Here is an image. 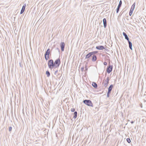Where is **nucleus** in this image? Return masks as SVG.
<instances>
[{
    "instance_id": "nucleus-1",
    "label": "nucleus",
    "mask_w": 146,
    "mask_h": 146,
    "mask_svg": "<svg viewBox=\"0 0 146 146\" xmlns=\"http://www.w3.org/2000/svg\"><path fill=\"white\" fill-rule=\"evenodd\" d=\"M61 63L60 57L57 59L54 62L52 59H50L48 61V68L51 70L52 68H55L59 67Z\"/></svg>"
},
{
    "instance_id": "nucleus-2",
    "label": "nucleus",
    "mask_w": 146,
    "mask_h": 146,
    "mask_svg": "<svg viewBox=\"0 0 146 146\" xmlns=\"http://www.w3.org/2000/svg\"><path fill=\"white\" fill-rule=\"evenodd\" d=\"M83 102L86 105L89 106L93 107V104L92 101L89 100H83Z\"/></svg>"
},
{
    "instance_id": "nucleus-3",
    "label": "nucleus",
    "mask_w": 146,
    "mask_h": 146,
    "mask_svg": "<svg viewBox=\"0 0 146 146\" xmlns=\"http://www.w3.org/2000/svg\"><path fill=\"white\" fill-rule=\"evenodd\" d=\"M50 53V50L49 48L47 49L46 51L45 52L44 54V56L45 60H48L49 58V55Z\"/></svg>"
},
{
    "instance_id": "nucleus-4",
    "label": "nucleus",
    "mask_w": 146,
    "mask_h": 146,
    "mask_svg": "<svg viewBox=\"0 0 146 146\" xmlns=\"http://www.w3.org/2000/svg\"><path fill=\"white\" fill-rule=\"evenodd\" d=\"M113 68V66L112 65H109L107 67L106 71L108 74L110 73L112 71Z\"/></svg>"
},
{
    "instance_id": "nucleus-5",
    "label": "nucleus",
    "mask_w": 146,
    "mask_h": 146,
    "mask_svg": "<svg viewBox=\"0 0 146 146\" xmlns=\"http://www.w3.org/2000/svg\"><path fill=\"white\" fill-rule=\"evenodd\" d=\"M65 45V43L64 42H61L60 44V47L62 51H63L64 50Z\"/></svg>"
},
{
    "instance_id": "nucleus-6",
    "label": "nucleus",
    "mask_w": 146,
    "mask_h": 146,
    "mask_svg": "<svg viewBox=\"0 0 146 146\" xmlns=\"http://www.w3.org/2000/svg\"><path fill=\"white\" fill-rule=\"evenodd\" d=\"M92 54L91 52H89L87 54L86 56L85 59H87V60L88 61L89 60V58L92 56Z\"/></svg>"
},
{
    "instance_id": "nucleus-7",
    "label": "nucleus",
    "mask_w": 146,
    "mask_h": 146,
    "mask_svg": "<svg viewBox=\"0 0 146 146\" xmlns=\"http://www.w3.org/2000/svg\"><path fill=\"white\" fill-rule=\"evenodd\" d=\"M96 48L98 50H103L105 49L104 46L102 45L97 46L96 47Z\"/></svg>"
},
{
    "instance_id": "nucleus-8",
    "label": "nucleus",
    "mask_w": 146,
    "mask_h": 146,
    "mask_svg": "<svg viewBox=\"0 0 146 146\" xmlns=\"http://www.w3.org/2000/svg\"><path fill=\"white\" fill-rule=\"evenodd\" d=\"M26 4H24L23 5L22 7V8L20 12V14H22L24 12V11L25 9V8L26 7Z\"/></svg>"
},
{
    "instance_id": "nucleus-9",
    "label": "nucleus",
    "mask_w": 146,
    "mask_h": 146,
    "mask_svg": "<svg viewBox=\"0 0 146 146\" xmlns=\"http://www.w3.org/2000/svg\"><path fill=\"white\" fill-rule=\"evenodd\" d=\"M104 26V28H106L107 26V21L106 18H104L103 20Z\"/></svg>"
},
{
    "instance_id": "nucleus-10",
    "label": "nucleus",
    "mask_w": 146,
    "mask_h": 146,
    "mask_svg": "<svg viewBox=\"0 0 146 146\" xmlns=\"http://www.w3.org/2000/svg\"><path fill=\"white\" fill-rule=\"evenodd\" d=\"M92 61L93 62H94L97 60V56L96 55H92Z\"/></svg>"
},
{
    "instance_id": "nucleus-11",
    "label": "nucleus",
    "mask_w": 146,
    "mask_h": 146,
    "mask_svg": "<svg viewBox=\"0 0 146 146\" xmlns=\"http://www.w3.org/2000/svg\"><path fill=\"white\" fill-rule=\"evenodd\" d=\"M127 41L129 44V48L131 50H132V43L129 40V39L128 40H127Z\"/></svg>"
},
{
    "instance_id": "nucleus-12",
    "label": "nucleus",
    "mask_w": 146,
    "mask_h": 146,
    "mask_svg": "<svg viewBox=\"0 0 146 146\" xmlns=\"http://www.w3.org/2000/svg\"><path fill=\"white\" fill-rule=\"evenodd\" d=\"M123 35L125 36V38L127 40H128L129 39V37H128L127 35L124 32L123 33Z\"/></svg>"
},
{
    "instance_id": "nucleus-13",
    "label": "nucleus",
    "mask_w": 146,
    "mask_h": 146,
    "mask_svg": "<svg viewBox=\"0 0 146 146\" xmlns=\"http://www.w3.org/2000/svg\"><path fill=\"white\" fill-rule=\"evenodd\" d=\"M113 84L111 85L108 88V91H109L111 92L112 89L113 87Z\"/></svg>"
},
{
    "instance_id": "nucleus-14",
    "label": "nucleus",
    "mask_w": 146,
    "mask_h": 146,
    "mask_svg": "<svg viewBox=\"0 0 146 146\" xmlns=\"http://www.w3.org/2000/svg\"><path fill=\"white\" fill-rule=\"evenodd\" d=\"M92 86L95 88H97V84L94 82H92Z\"/></svg>"
},
{
    "instance_id": "nucleus-15",
    "label": "nucleus",
    "mask_w": 146,
    "mask_h": 146,
    "mask_svg": "<svg viewBox=\"0 0 146 146\" xmlns=\"http://www.w3.org/2000/svg\"><path fill=\"white\" fill-rule=\"evenodd\" d=\"M74 116H73V118L74 119L76 118L77 117V111H74V113H73Z\"/></svg>"
},
{
    "instance_id": "nucleus-16",
    "label": "nucleus",
    "mask_w": 146,
    "mask_h": 146,
    "mask_svg": "<svg viewBox=\"0 0 146 146\" xmlns=\"http://www.w3.org/2000/svg\"><path fill=\"white\" fill-rule=\"evenodd\" d=\"M135 3H134L133 5H132L131 8L130 9L132 10H133L135 8Z\"/></svg>"
},
{
    "instance_id": "nucleus-17",
    "label": "nucleus",
    "mask_w": 146,
    "mask_h": 146,
    "mask_svg": "<svg viewBox=\"0 0 146 146\" xmlns=\"http://www.w3.org/2000/svg\"><path fill=\"white\" fill-rule=\"evenodd\" d=\"M46 74L47 75V76L48 77H49L50 75V72L48 70H47L46 71Z\"/></svg>"
},
{
    "instance_id": "nucleus-18",
    "label": "nucleus",
    "mask_w": 146,
    "mask_h": 146,
    "mask_svg": "<svg viewBox=\"0 0 146 146\" xmlns=\"http://www.w3.org/2000/svg\"><path fill=\"white\" fill-rule=\"evenodd\" d=\"M109 82H105V83H104V86L105 88H106L107 86H108Z\"/></svg>"
},
{
    "instance_id": "nucleus-19",
    "label": "nucleus",
    "mask_w": 146,
    "mask_h": 146,
    "mask_svg": "<svg viewBox=\"0 0 146 146\" xmlns=\"http://www.w3.org/2000/svg\"><path fill=\"white\" fill-rule=\"evenodd\" d=\"M92 55H95V54H96L98 52V51H94L91 52Z\"/></svg>"
},
{
    "instance_id": "nucleus-20",
    "label": "nucleus",
    "mask_w": 146,
    "mask_h": 146,
    "mask_svg": "<svg viewBox=\"0 0 146 146\" xmlns=\"http://www.w3.org/2000/svg\"><path fill=\"white\" fill-rule=\"evenodd\" d=\"M122 1L121 0H120V1H119V5L118 6V7H121V5H122Z\"/></svg>"
},
{
    "instance_id": "nucleus-21",
    "label": "nucleus",
    "mask_w": 146,
    "mask_h": 146,
    "mask_svg": "<svg viewBox=\"0 0 146 146\" xmlns=\"http://www.w3.org/2000/svg\"><path fill=\"white\" fill-rule=\"evenodd\" d=\"M133 10H131V9H130V11H129V15L131 16L132 13H133Z\"/></svg>"
},
{
    "instance_id": "nucleus-22",
    "label": "nucleus",
    "mask_w": 146,
    "mask_h": 146,
    "mask_svg": "<svg viewBox=\"0 0 146 146\" xmlns=\"http://www.w3.org/2000/svg\"><path fill=\"white\" fill-rule=\"evenodd\" d=\"M111 92L108 91L107 93V96L108 98H109L110 96V94L111 93Z\"/></svg>"
},
{
    "instance_id": "nucleus-23",
    "label": "nucleus",
    "mask_w": 146,
    "mask_h": 146,
    "mask_svg": "<svg viewBox=\"0 0 146 146\" xmlns=\"http://www.w3.org/2000/svg\"><path fill=\"white\" fill-rule=\"evenodd\" d=\"M126 141L129 143H130L131 142L130 139L129 138H127L126 139Z\"/></svg>"
},
{
    "instance_id": "nucleus-24",
    "label": "nucleus",
    "mask_w": 146,
    "mask_h": 146,
    "mask_svg": "<svg viewBox=\"0 0 146 146\" xmlns=\"http://www.w3.org/2000/svg\"><path fill=\"white\" fill-rule=\"evenodd\" d=\"M120 8L117 7L116 9V12L117 13H118L119 11Z\"/></svg>"
},
{
    "instance_id": "nucleus-25",
    "label": "nucleus",
    "mask_w": 146,
    "mask_h": 146,
    "mask_svg": "<svg viewBox=\"0 0 146 146\" xmlns=\"http://www.w3.org/2000/svg\"><path fill=\"white\" fill-rule=\"evenodd\" d=\"M110 80V79L109 78V77H108L105 80V82H109V81Z\"/></svg>"
},
{
    "instance_id": "nucleus-26",
    "label": "nucleus",
    "mask_w": 146,
    "mask_h": 146,
    "mask_svg": "<svg viewBox=\"0 0 146 146\" xmlns=\"http://www.w3.org/2000/svg\"><path fill=\"white\" fill-rule=\"evenodd\" d=\"M12 127H11L10 126L9 127V131H11L12 130Z\"/></svg>"
},
{
    "instance_id": "nucleus-27",
    "label": "nucleus",
    "mask_w": 146,
    "mask_h": 146,
    "mask_svg": "<svg viewBox=\"0 0 146 146\" xmlns=\"http://www.w3.org/2000/svg\"><path fill=\"white\" fill-rule=\"evenodd\" d=\"M75 109L74 108H73L71 109V111L72 112H74L75 111Z\"/></svg>"
},
{
    "instance_id": "nucleus-28",
    "label": "nucleus",
    "mask_w": 146,
    "mask_h": 146,
    "mask_svg": "<svg viewBox=\"0 0 146 146\" xmlns=\"http://www.w3.org/2000/svg\"><path fill=\"white\" fill-rule=\"evenodd\" d=\"M84 67H82L81 68V70L82 71H84Z\"/></svg>"
},
{
    "instance_id": "nucleus-29",
    "label": "nucleus",
    "mask_w": 146,
    "mask_h": 146,
    "mask_svg": "<svg viewBox=\"0 0 146 146\" xmlns=\"http://www.w3.org/2000/svg\"><path fill=\"white\" fill-rule=\"evenodd\" d=\"M85 70L86 71H87L88 70V67H87V66L86 65L85 66Z\"/></svg>"
},
{
    "instance_id": "nucleus-30",
    "label": "nucleus",
    "mask_w": 146,
    "mask_h": 146,
    "mask_svg": "<svg viewBox=\"0 0 146 146\" xmlns=\"http://www.w3.org/2000/svg\"><path fill=\"white\" fill-rule=\"evenodd\" d=\"M107 62H104V64L105 65V66H106L107 65Z\"/></svg>"
},
{
    "instance_id": "nucleus-31",
    "label": "nucleus",
    "mask_w": 146,
    "mask_h": 146,
    "mask_svg": "<svg viewBox=\"0 0 146 146\" xmlns=\"http://www.w3.org/2000/svg\"><path fill=\"white\" fill-rule=\"evenodd\" d=\"M56 49L58 51V52H60V50L59 49V48H56Z\"/></svg>"
},
{
    "instance_id": "nucleus-32",
    "label": "nucleus",
    "mask_w": 146,
    "mask_h": 146,
    "mask_svg": "<svg viewBox=\"0 0 146 146\" xmlns=\"http://www.w3.org/2000/svg\"><path fill=\"white\" fill-rule=\"evenodd\" d=\"M58 72V70H56L54 72V74L55 75H56V73Z\"/></svg>"
},
{
    "instance_id": "nucleus-33",
    "label": "nucleus",
    "mask_w": 146,
    "mask_h": 146,
    "mask_svg": "<svg viewBox=\"0 0 146 146\" xmlns=\"http://www.w3.org/2000/svg\"><path fill=\"white\" fill-rule=\"evenodd\" d=\"M19 66H20V67H22L23 66V65H21V62L19 63Z\"/></svg>"
},
{
    "instance_id": "nucleus-34",
    "label": "nucleus",
    "mask_w": 146,
    "mask_h": 146,
    "mask_svg": "<svg viewBox=\"0 0 146 146\" xmlns=\"http://www.w3.org/2000/svg\"><path fill=\"white\" fill-rule=\"evenodd\" d=\"M134 123V121H131V124H133V123Z\"/></svg>"
},
{
    "instance_id": "nucleus-35",
    "label": "nucleus",
    "mask_w": 146,
    "mask_h": 146,
    "mask_svg": "<svg viewBox=\"0 0 146 146\" xmlns=\"http://www.w3.org/2000/svg\"><path fill=\"white\" fill-rule=\"evenodd\" d=\"M145 93H146V92H145Z\"/></svg>"
}]
</instances>
